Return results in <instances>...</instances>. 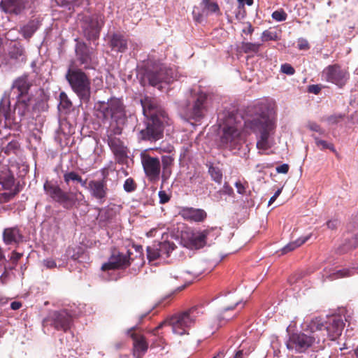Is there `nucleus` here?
<instances>
[{
    "instance_id": "53",
    "label": "nucleus",
    "mask_w": 358,
    "mask_h": 358,
    "mask_svg": "<svg viewBox=\"0 0 358 358\" xmlns=\"http://www.w3.org/2000/svg\"><path fill=\"white\" fill-rule=\"evenodd\" d=\"M280 69L282 73L289 76H292L295 73L294 69L287 63L282 64Z\"/></svg>"
},
{
    "instance_id": "49",
    "label": "nucleus",
    "mask_w": 358,
    "mask_h": 358,
    "mask_svg": "<svg viewBox=\"0 0 358 358\" xmlns=\"http://www.w3.org/2000/svg\"><path fill=\"white\" fill-rule=\"evenodd\" d=\"M123 124L124 123H118L116 124L115 126H112L111 129L108 131L106 136L117 137L116 136L122 134V127H121V124Z\"/></svg>"
},
{
    "instance_id": "56",
    "label": "nucleus",
    "mask_w": 358,
    "mask_h": 358,
    "mask_svg": "<svg viewBox=\"0 0 358 358\" xmlns=\"http://www.w3.org/2000/svg\"><path fill=\"white\" fill-rule=\"evenodd\" d=\"M159 197L160 203H166L170 200L169 196L166 193L165 191H159Z\"/></svg>"
},
{
    "instance_id": "52",
    "label": "nucleus",
    "mask_w": 358,
    "mask_h": 358,
    "mask_svg": "<svg viewBox=\"0 0 358 358\" xmlns=\"http://www.w3.org/2000/svg\"><path fill=\"white\" fill-rule=\"evenodd\" d=\"M297 46L300 50H308L310 49V45L308 41L303 38L298 39Z\"/></svg>"
},
{
    "instance_id": "62",
    "label": "nucleus",
    "mask_w": 358,
    "mask_h": 358,
    "mask_svg": "<svg viewBox=\"0 0 358 358\" xmlns=\"http://www.w3.org/2000/svg\"><path fill=\"white\" fill-rule=\"evenodd\" d=\"M44 265L48 268H52L57 266L55 261L52 259L44 260Z\"/></svg>"
},
{
    "instance_id": "46",
    "label": "nucleus",
    "mask_w": 358,
    "mask_h": 358,
    "mask_svg": "<svg viewBox=\"0 0 358 358\" xmlns=\"http://www.w3.org/2000/svg\"><path fill=\"white\" fill-rule=\"evenodd\" d=\"M60 103L59 106L64 110H69L72 106V103L68 98L67 95L64 92L60 93Z\"/></svg>"
},
{
    "instance_id": "50",
    "label": "nucleus",
    "mask_w": 358,
    "mask_h": 358,
    "mask_svg": "<svg viewBox=\"0 0 358 358\" xmlns=\"http://www.w3.org/2000/svg\"><path fill=\"white\" fill-rule=\"evenodd\" d=\"M287 13L282 9L275 10L272 13L273 19L278 22L285 21L287 19Z\"/></svg>"
},
{
    "instance_id": "43",
    "label": "nucleus",
    "mask_w": 358,
    "mask_h": 358,
    "mask_svg": "<svg viewBox=\"0 0 358 358\" xmlns=\"http://www.w3.org/2000/svg\"><path fill=\"white\" fill-rule=\"evenodd\" d=\"M279 38L277 32L270 29L264 31L261 36V40L262 42H267L268 41H276Z\"/></svg>"
},
{
    "instance_id": "39",
    "label": "nucleus",
    "mask_w": 358,
    "mask_h": 358,
    "mask_svg": "<svg viewBox=\"0 0 358 358\" xmlns=\"http://www.w3.org/2000/svg\"><path fill=\"white\" fill-rule=\"evenodd\" d=\"M261 43L243 42L241 44V49L244 53H257L259 51Z\"/></svg>"
},
{
    "instance_id": "44",
    "label": "nucleus",
    "mask_w": 358,
    "mask_h": 358,
    "mask_svg": "<svg viewBox=\"0 0 358 358\" xmlns=\"http://www.w3.org/2000/svg\"><path fill=\"white\" fill-rule=\"evenodd\" d=\"M314 140H315V142L316 145L318 147H320V148L322 150L329 149V150H331L334 152H336V150H335L334 144L328 143L326 141L321 140V139H320L319 138H317L316 136H314Z\"/></svg>"
},
{
    "instance_id": "11",
    "label": "nucleus",
    "mask_w": 358,
    "mask_h": 358,
    "mask_svg": "<svg viewBox=\"0 0 358 358\" xmlns=\"http://www.w3.org/2000/svg\"><path fill=\"white\" fill-rule=\"evenodd\" d=\"M132 252L127 250L123 253L113 248L107 262L102 264L101 269L103 271L110 270H124L131 264L133 259L131 257Z\"/></svg>"
},
{
    "instance_id": "41",
    "label": "nucleus",
    "mask_w": 358,
    "mask_h": 358,
    "mask_svg": "<svg viewBox=\"0 0 358 358\" xmlns=\"http://www.w3.org/2000/svg\"><path fill=\"white\" fill-rule=\"evenodd\" d=\"M66 253L72 259L78 260L83 254V249L81 247H69Z\"/></svg>"
},
{
    "instance_id": "7",
    "label": "nucleus",
    "mask_w": 358,
    "mask_h": 358,
    "mask_svg": "<svg viewBox=\"0 0 358 358\" xmlns=\"http://www.w3.org/2000/svg\"><path fill=\"white\" fill-rule=\"evenodd\" d=\"M208 96L201 91L192 94L189 101L181 107L183 117L188 121L200 122L208 110Z\"/></svg>"
},
{
    "instance_id": "27",
    "label": "nucleus",
    "mask_w": 358,
    "mask_h": 358,
    "mask_svg": "<svg viewBox=\"0 0 358 358\" xmlns=\"http://www.w3.org/2000/svg\"><path fill=\"white\" fill-rule=\"evenodd\" d=\"M24 0H1L0 8L5 13L10 15H19L25 8Z\"/></svg>"
},
{
    "instance_id": "31",
    "label": "nucleus",
    "mask_w": 358,
    "mask_h": 358,
    "mask_svg": "<svg viewBox=\"0 0 358 358\" xmlns=\"http://www.w3.org/2000/svg\"><path fill=\"white\" fill-rule=\"evenodd\" d=\"M110 46L113 50L124 52L127 50V39L120 33L113 34L110 41Z\"/></svg>"
},
{
    "instance_id": "24",
    "label": "nucleus",
    "mask_w": 358,
    "mask_h": 358,
    "mask_svg": "<svg viewBox=\"0 0 358 358\" xmlns=\"http://www.w3.org/2000/svg\"><path fill=\"white\" fill-rule=\"evenodd\" d=\"M179 215L190 222H203L207 218V213L201 208L183 207L180 210Z\"/></svg>"
},
{
    "instance_id": "10",
    "label": "nucleus",
    "mask_w": 358,
    "mask_h": 358,
    "mask_svg": "<svg viewBox=\"0 0 358 358\" xmlns=\"http://www.w3.org/2000/svg\"><path fill=\"white\" fill-rule=\"evenodd\" d=\"M322 78L327 82L343 88L350 79V73L347 69L342 68L338 64H334L323 69Z\"/></svg>"
},
{
    "instance_id": "60",
    "label": "nucleus",
    "mask_w": 358,
    "mask_h": 358,
    "mask_svg": "<svg viewBox=\"0 0 358 358\" xmlns=\"http://www.w3.org/2000/svg\"><path fill=\"white\" fill-rule=\"evenodd\" d=\"M192 15L194 17V19L197 21L200 22L202 18V14L200 13L199 11V9L196 7H194L192 10Z\"/></svg>"
},
{
    "instance_id": "21",
    "label": "nucleus",
    "mask_w": 358,
    "mask_h": 358,
    "mask_svg": "<svg viewBox=\"0 0 358 358\" xmlns=\"http://www.w3.org/2000/svg\"><path fill=\"white\" fill-rule=\"evenodd\" d=\"M213 231V228L187 234V244L191 249H201L207 243V238Z\"/></svg>"
},
{
    "instance_id": "59",
    "label": "nucleus",
    "mask_w": 358,
    "mask_h": 358,
    "mask_svg": "<svg viewBox=\"0 0 358 358\" xmlns=\"http://www.w3.org/2000/svg\"><path fill=\"white\" fill-rule=\"evenodd\" d=\"M289 171V166L287 164H283L276 167V171L279 173H287Z\"/></svg>"
},
{
    "instance_id": "6",
    "label": "nucleus",
    "mask_w": 358,
    "mask_h": 358,
    "mask_svg": "<svg viewBox=\"0 0 358 358\" xmlns=\"http://www.w3.org/2000/svg\"><path fill=\"white\" fill-rule=\"evenodd\" d=\"M325 340L324 335L321 337L319 335L296 332L289 336L285 345L289 350L294 351L296 353H304L310 348L323 349Z\"/></svg>"
},
{
    "instance_id": "54",
    "label": "nucleus",
    "mask_w": 358,
    "mask_h": 358,
    "mask_svg": "<svg viewBox=\"0 0 358 358\" xmlns=\"http://www.w3.org/2000/svg\"><path fill=\"white\" fill-rule=\"evenodd\" d=\"M308 128L311 131H316L320 134H323L324 131L320 127V126L314 122H309L307 125Z\"/></svg>"
},
{
    "instance_id": "5",
    "label": "nucleus",
    "mask_w": 358,
    "mask_h": 358,
    "mask_svg": "<svg viewBox=\"0 0 358 358\" xmlns=\"http://www.w3.org/2000/svg\"><path fill=\"white\" fill-rule=\"evenodd\" d=\"M66 79L71 89L83 103H89L91 98V80L82 69L70 66Z\"/></svg>"
},
{
    "instance_id": "9",
    "label": "nucleus",
    "mask_w": 358,
    "mask_h": 358,
    "mask_svg": "<svg viewBox=\"0 0 358 358\" xmlns=\"http://www.w3.org/2000/svg\"><path fill=\"white\" fill-rule=\"evenodd\" d=\"M80 27L85 37L88 41H96L104 25V16L99 13L79 15Z\"/></svg>"
},
{
    "instance_id": "33",
    "label": "nucleus",
    "mask_w": 358,
    "mask_h": 358,
    "mask_svg": "<svg viewBox=\"0 0 358 358\" xmlns=\"http://www.w3.org/2000/svg\"><path fill=\"white\" fill-rule=\"evenodd\" d=\"M63 178L67 185H69L71 182L80 183L82 187H87V179L83 180L81 176L75 171H66Z\"/></svg>"
},
{
    "instance_id": "45",
    "label": "nucleus",
    "mask_w": 358,
    "mask_h": 358,
    "mask_svg": "<svg viewBox=\"0 0 358 358\" xmlns=\"http://www.w3.org/2000/svg\"><path fill=\"white\" fill-rule=\"evenodd\" d=\"M24 54V49L20 46L14 45L9 52L10 57L14 59H20Z\"/></svg>"
},
{
    "instance_id": "8",
    "label": "nucleus",
    "mask_w": 358,
    "mask_h": 358,
    "mask_svg": "<svg viewBox=\"0 0 358 358\" xmlns=\"http://www.w3.org/2000/svg\"><path fill=\"white\" fill-rule=\"evenodd\" d=\"M148 64L144 76L150 85L157 86L161 83H170L174 80L176 75L171 68L159 62L150 61Z\"/></svg>"
},
{
    "instance_id": "48",
    "label": "nucleus",
    "mask_w": 358,
    "mask_h": 358,
    "mask_svg": "<svg viewBox=\"0 0 358 358\" xmlns=\"http://www.w3.org/2000/svg\"><path fill=\"white\" fill-rule=\"evenodd\" d=\"M348 276H350V271L348 269H341L331 273L329 275V278L330 280H333Z\"/></svg>"
},
{
    "instance_id": "26",
    "label": "nucleus",
    "mask_w": 358,
    "mask_h": 358,
    "mask_svg": "<svg viewBox=\"0 0 358 358\" xmlns=\"http://www.w3.org/2000/svg\"><path fill=\"white\" fill-rule=\"evenodd\" d=\"M23 235L17 226L5 228L3 231L2 238L6 245H18L23 241Z\"/></svg>"
},
{
    "instance_id": "20",
    "label": "nucleus",
    "mask_w": 358,
    "mask_h": 358,
    "mask_svg": "<svg viewBox=\"0 0 358 358\" xmlns=\"http://www.w3.org/2000/svg\"><path fill=\"white\" fill-rule=\"evenodd\" d=\"M241 131L234 125H225L222 129L220 141L226 148L233 149L239 143Z\"/></svg>"
},
{
    "instance_id": "18",
    "label": "nucleus",
    "mask_w": 358,
    "mask_h": 358,
    "mask_svg": "<svg viewBox=\"0 0 358 358\" xmlns=\"http://www.w3.org/2000/svg\"><path fill=\"white\" fill-rule=\"evenodd\" d=\"M71 316L65 311H53L43 320V323L53 326L59 331H66L70 328Z\"/></svg>"
},
{
    "instance_id": "2",
    "label": "nucleus",
    "mask_w": 358,
    "mask_h": 358,
    "mask_svg": "<svg viewBox=\"0 0 358 358\" xmlns=\"http://www.w3.org/2000/svg\"><path fill=\"white\" fill-rule=\"evenodd\" d=\"M245 127L254 133H259L257 141V148L259 150H267L271 148L269 138L274 134L275 124L266 113L262 112L252 120L245 121Z\"/></svg>"
},
{
    "instance_id": "30",
    "label": "nucleus",
    "mask_w": 358,
    "mask_h": 358,
    "mask_svg": "<svg viewBox=\"0 0 358 358\" xmlns=\"http://www.w3.org/2000/svg\"><path fill=\"white\" fill-rule=\"evenodd\" d=\"M15 184L13 172L8 166H3L0 170V185L3 189H11Z\"/></svg>"
},
{
    "instance_id": "15",
    "label": "nucleus",
    "mask_w": 358,
    "mask_h": 358,
    "mask_svg": "<svg viewBox=\"0 0 358 358\" xmlns=\"http://www.w3.org/2000/svg\"><path fill=\"white\" fill-rule=\"evenodd\" d=\"M166 120L147 119L145 127L139 131V138L151 142L157 141L163 137L164 122Z\"/></svg>"
},
{
    "instance_id": "40",
    "label": "nucleus",
    "mask_w": 358,
    "mask_h": 358,
    "mask_svg": "<svg viewBox=\"0 0 358 358\" xmlns=\"http://www.w3.org/2000/svg\"><path fill=\"white\" fill-rule=\"evenodd\" d=\"M20 149V144L17 141H12L9 142L3 148V152L6 155H10L12 154H17Z\"/></svg>"
},
{
    "instance_id": "37",
    "label": "nucleus",
    "mask_w": 358,
    "mask_h": 358,
    "mask_svg": "<svg viewBox=\"0 0 358 358\" xmlns=\"http://www.w3.org/2000/svg\"><path fill=\"white\" fill-rule=\"evenodd\" d=\"M311 235L312 234H310L308 236L299 238L295 241L289 243L282 249V253L286 254L289 252L294 250L296 248L300 247L303 243H305L308 240H309V238L311 237Z\"/></svg>"
},
{
    "instance_id": "57",
    "label": "nucleus",
    "mask_w": 358,
    "mask_h": 358,
    "mask_svg": "<svg viewBox=\"0 0 358 358\" xmlns=\"http://www.w3.org/2000/svg\"><path fill=\"white\" fill-rule=\"evenodd\" d=\"M343 118V115H331L328 117L327 120L328 122L331 124H337L338 122H340Z\"/></svg>"
},
{
    "instance_id": "17",
    "label": "nucleus",
    "mask_w": 358,
    "mask_h": 358,
    "mask_svg": "<svg viewBox=\"0 0 358 358\" xmlns=\"http://www.w3.org/2000/svg\"><path fill=\"white\" fill-rule=\"evenodd\" d=\"M176 248L173 242L154 243L152 245L147 247V257L149 261H155L159 258H167Z\"/></svg>"
},
{
    "instance_id": "32",
    "label": "nucleus",
    "mask_w": 358,
    "mask_h": 358,
    "mask_svg": "<svg viewBox=\"0 0 358 358\" xmlns=\"http://www.w3.org/2000/svg\"><path fill=\"white\" fill-rule=\"evenodd\" d=\"M174 157L173 155L162 156V178L164 181L166 180L171 175L172 166H173Z\"/></svg>"
},
{
    "instance_id": "23",
    "label": "nucleus",
    "mask_w": 358,
    "mask_h": 358,
    "mask_svg": "<svg viewBox=\"0 0 358 358\" xmlns=\"http://www.w3.org/2000/svg\"><path fill=\"white\" fill-rule=\"evenodd\" d=\"M134 330L135 327L131 328L128 331V334L130 335L134 342V356L136 358H141L148 349V343L143 335L134 333Z\"/></svg>"
},
{
    "instance_id": "34",
    "label": "nucleus",
    "mask_w": 358,
    "mask_h": 358,
    "mask_svg": "<svg viewBox=\"0 0 358 358\" xmlns=\"http://www.w3.org/2000/svg\"><path fill=\"white\" fill-rule=\"evenodd\" d=\"M308 327L310 335H319L321 337L323 335H324V336H326L325 334L322 333V331H326V326H324L322 319L316 317L312 320Z\"/></svg>"
},
{
    "instance_id": "36",
    "label": "nucleus",
    "mask_w": 358,
    "mask_h": 358,
    "mask_svg": "<svg viewBox=\"0 0 358 358\" xmlns=\"http://www.w3.org/2000/svg\"><path fill=\"white\" fill-rule=\"evenodd\" d=\"M201 6L203 14L208 15L210 13H216L221 15L219 6L215 2H211L210 0H202Z\"/></svg>"
},
{
    "instance_id": "16",
    "label": "nucleus",
    "mask_w": 358,
    "mask_h": 358,
    "mask_svg": "<svg viewBox=\"0 0 358 358\" xmlns=\"http://www.w3.org/2000/svg\"><path fill=\"white\" fill-rule=\"evenodd\" d=\"M141 159L143 171L148 180L150 181L159 180L161 173L159 159L152 157L146 153H141Z\"/></svg>"
},
{
    "instance_id": "63",
    "label": "nucleus",
    "mask_w": 358,
    "mask_h": 358,
    "mask_svg": "<svg viewBox=\"0 0 358 358\" xmlns=\"http://www.w3.org/2000/svg\"><path fill=\"white\" fill-rule=\"evenodd\" d=\"M160 150L164 152H167L169 154H171L174 152V147L171 145H168L166 147H160Z\"/></svg>"
},
{
    "instance_id": "42",
    "label": "nucleus",
    "mask_w": 358,
    "mask_h": 358,
    "mask_svg": "<svg viewBox=\"0 0 358 358\" xmlns=\"http://www.w3.org/2000/svg\"><path fill=\"white\" fill-rule=\"evenodd\" d=\"M20 192L18 187H15L10 192L0 193V203H7L12 200Z\"/></svg>"
},
{
    "instance_id": "61",
    "label": "nucleus",
    "mask_w": 358,
    "mask_h": 358,
    "mask_svg": "<svg viewBox=\"0 0 358 358\" xmlns=\"http://www.w3.org/2000/svg\"><path fill=\"white\" fill-rule=\"evenodd\" d=\"M308 91L315 94H318L321 91V87L318 85H312L309 86Z\"/></svg>"
},
{
    "instance_id": "13",
    "label": "nucleus",
    "mask_w": 358,
    "mask_h": 358,
    "mask_svg": "<svg viewBox=\"0 0 358 358\" xmlns=\"http://www.w3.org/2000/svg\"><path fill=\"white\" fill-rule=\"evenodd\" d=\"M141 103L147 119L166 120L168 118L166 111L157 98L145 96L141 99Z\"/></svg>"
},
{
    "instance_id": "38",
    "label": "nucleus",
    "mask_w": 358,
    "mask_h": 358,
    "mask_svg": "<svg viewBox=\"0 0 358 358\" xmlns=\"http://www.w3.org/2000/svg\"><path fill=\"white\" fill-rule=\"evenodd\" d=\"M208 173L210 174L211 179L216 183L219 185L222 183L223 174L219 167L214 166L213 164H210L208 166Z\"/></svg>"
},
{
    "instance_id": "28",
    "label": "nucleus",
    "mask_w": 358,
    "mask_h": 358,
    "mask_svg": "<svg viewBox=\"0 0 358 358\" xmlns=\"http://www.w3.org/2000/svg\"><path fill=\"white\" fill-rule=\"evenodd\" d=\"M345 324L340 316H334L329 319L326 326V331L331 341L336 340L342 334Z\"/></svg>"
},
{
    "instance_id": "12",
    "label": "nucleus",
    "mask_w": 358,
    "mask_h": 358,
    "mask_svg": "<svg viewBox=\"0 0 358 358\" xmlns=\"http://www.w3.org/2000/svg\"><path fill=\"white\" fill-rule=\"evenodd\" d=\"M76 61L85 70L95 69L98 64L96 54L85 42H77L75 48Z\"/></svg>"
},
{
    "instance_id": "29",
    "label": "nucleus",
    "mask_w": 358,
    "mask_h": 358,
    "mask_svg": "<svg viewBox=\"0 0 358 358\" xmlns=\"http://www.w3.org/2000/svg\"><path fill=\"white\" fill-rule=\"evenodd\" d=\"M16 99L15 104V113H17L20 117L27 115L31 110V96L14 97Z\"/></svg>"
},
{
    "instance_id": "4",
    "label": "nucleus",
    "mask_w": 358,
    "mask_h": 358,
    "mask_svg": "<svg viewBox=\"0 0 358 358\" xmlns=\"http://www.w3.org/2000/svg\"><path fill=\"white\" fill-rule=\"evenodd\" d=\"M94 109L103 122L113 121L115 124L124 123L127 120L124 103L116 97H111L107 101L96 102Z\"/></svg>"
},
{
    "instance_id": "58",
    "label": "nucleus",
    "mask_w": 358,
    "mask_h": 358,
    "mask_svg": "<svg viewBox=\"0 0 358 358\" xmlns=\"http://www.w3.org/2000/svg\"><path fill=\"white\" fill-rule=\"evenodd\" d=\"M338 225L339 221L336 219L329 220L327 222V227L331 230L336 229Z\"/></svg>"
},
{
    "instance_id": "25",
    "label": "nucleus",
    "mask_w": 358,
    "mask_h": 358,
    "mask_svg": "<svg viewBox=\"0 0 358 358\" xmlns=\"http://www.w3.org/2000/svg\"><path fill=\"white\" fill-rule=\"evenodd\" d=\"M241 303V301L240 300L236 299L231 304L224 308L222 311L213 321L215 328L219 329L235 317L236 314H229L228 311L234 310Z\"/></svg>"
},
{
    "instance_id": "1",
    "label": "nucleus",
    "mask_w": 358,
    "mask_h": 358,
    "mask_svg": "<svg viewBox=\"0 0 358 358\" xmlns=\"http://www.w3.org/2000/svg\"><path fill=\"white\" fill-rule=\"evenodd\" d=\"M32 86L33 81L28 73H24L13 80L10 90L3 93L0 101V121L4 119L6 122H10V96H13V99L31 96L29 92Z\"/></svg>"
},
{
    "instance_id": "51",
    "label": "nucleus",
    "mask_w": 358,
    "mask_h": 358,
    "mask_svg": "<svg viewBox=\"0 0 358 358\" xmlns=\"http://www.w3.org/2000/svg\"><path fill=\"white\" fill-rule=\"evenodd\" d=\"M22 253L17 252L15 250H13L11 252L10 261L13 264V266L10 268V269L14 268L17 265L18 261L22 258Z\"/></svg>"
},
{
    "instance_id": "35",
    "label": "nucleus",
    "mask_w": 358,
    "mask_h": 358,
    "mask_svg": "<svg viewBox=\"0 0 358 358\" xmlns=\"http://www.w3.org/2000/svg\"><path fill=\"white\" fill-rule=\"evenodd\" d=\"M38 28V22L36 20H30L20 28V33L26 39H29Z\"/></svg>"
},
{
    "instance_id": "55",
    "label": "nucleus",
    "mask_w": 358,
    "mask_h": 358,
    "mask_svg": "<svg viewBox=\"0 0 358 358\" xmlns=\"http://www.w3.org/2000/svg\"><path fill=\"white\" fill-rule=\"evenodd\" d=\"M235 187H236L237 192L238 194H242V195H244L246 194V187L241 181L236 182Z\"/></svg>"
},
{
    "instance_id": "47",
    "label": "nucleus",
    "mask_w": 358,
    "mask_h": 358,
    "mask_svg": "<svg viewBox=\"0 0 358 358\" xmlns=\"http://www.w3.org/2000/svg\"><path fill=\"white\" fill-rule=\"evenodd\" d=\"M123 187L127 192H132L136 190L137 185L133 178H129L124 181Z\"/></svg>"
},
{
    "instance_id": "3",
    "label": "nucleus",
    "mask_w": 358,
    "mask_h": 358,
    "mask_svg": "<svg viewBox=\"0 0 358 358\" xmlns=\"http://www.w3.org/2000/svg\"><path fill=\"white\" fill-rule=\"evenodd\" d=\"M203 314L201 306H194L186 310L179 311L166 320L168 325L171 327L173 334L178 336L189 334L197 319Z\"/></svg>"
},
{
    "instance_id": "64",
    "label": "nucleus",
    "mask_w": 358,
    "mask_h": 358,
    "mask_svg": "<svg viewBox=\"0 0 358 358\" xmlns=\"http://www.w3.org/2000/svg\"><path fill=\"white\" fill-rule=\"evenodd\" d=\"M254 28L250 22H248L247 27L243 29V32L248 34H252Z\"/></svg>"
},
{
    "instance_id": "22",
    "label": "nucleus",
    "mask_w": 358,
    "mask_h": 358,
    "mask_svg": "<svg viewBox=\"0 0 358 358\" xmlns=\"http://www.w3.org/2000/svg\"><path fill=\"white\" fill-rule=\"evenodd\" d=\"M106 141L117 162H123L127 158L128 153V149L124 142L120 138L113 136H108Z\"/></svg>"
},
{
    "instance_id": "14",
    "label": "nucleus",
    "mask_w": 358,
    "mask_h": 358,
    "mask_svg": "<svg viewBox=\"0 0 358 358\" xmlns=\"http://www.w3.org/2000/svg\"><path fill=\"white\" fill-rule=\"evenodd\" d=\"M45 194L55 201L61 203L64 208L69 209L75 204V199L69 193L64 192L57 184L46 181L43 185Z\"/></svg>"
},
{
    "instance_id": "19",
    "label": "nucleus",
    "mask_w": 358,
    "mask_h": 358,
    "mask_svg": "<svg viewBox=\"0 0 358 358\" xmlns=\"http://www.w3.org/2000/svg\"><path fill=\"white\" fill-rule=\"evenodd\" d=\"M87 189L91 196L96 199L99 203L102 204L106 201L108 188L104 178L90 180L87 184Z\"/></svg>"
}]
</instances>
